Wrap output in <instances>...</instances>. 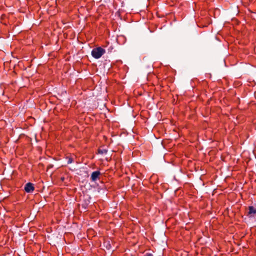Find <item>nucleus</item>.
Returning <instances> with one entry per match:
<instances>
[{"label":"nucleus","mask_w":256,"mask_h":256,"mask_svg":"<svg viewBox=\"0 0 256 256\" xmlns=\"http://www.w3.org/2000/svg\"><path fill=\"white\" fill-rule=\"evenodd\" d=\"M106 50L101 47L94 48L92 51V56L94 58H100L104 54Z\"/></svg>","instance_id":"f257e3e1"},{"label":"nucleus","mask_w":256,"mask_h":256,"mask_svg":"<svg viewBox=\"0 0 256 256\" xmlns=\"http://www.w3.org/2000/svg\"><path fill=\"white\" fill-rule=\"evenodd\" d=\"M100 174V171H95L92 172L90 176V179L92 182H96L99 179V176Z\"/></svg>","instance_id":"f03ea898"},{"label":"nucleus","mask_w":256,"mask_h":256,"mask_svg":"<svg viewBox=\"0 0 256 256\" xmlns=\"http://www.w3.org/2000/svg\"><path fill=\"white\" fill-rule=\"evenodd\" d=\"M34 190V188L32 184L30 182L27 183L24 186V190L26 192H32Z\"/></svg>","instance_id":"7ed1b4c3"},{"label":"nucleus","mask_w":256,"mask_h":256,"mask_svg":"<svg viewBox=\"0 0 256 256\" xmlns=\"http://www.w3.org/2000/svg\"><path fill=\"white\" fill-rule=\"evenodd\" d=\"M256 214V208L253 206H248V216L249 218L254 217V214Z\"/></svg>","instance_id":"20e7f679"},{"label":"nucleus","mask_w":256,"mask_h":256,"mask_svg":"<svg viewBox=\"0 0 256 256\" xmlns=\"http://www.w3.org/2000/svg\"><path fill=\"white\" fill-rule=\"evenodd\" d=\"M108 152V150L105 148H99L98 150V153L99 154H106Z\"/></svg>","instance_id":"39448f33"},{"label":"nucleus","mask_w":256,"mask_h":256,"mask_svg":"<svg viewBox=\"0 0 256 256\" xmlns=\"http://www.w3.org/2000/svg\"><path fill=\"white\" fill-rule=\"evenodd\" d=\"M66 158L68 160V164H70L74 162V158L71 156H66Z\"/></svg>","instance_id":"423d86ee"},{"label":"nucleus","mask_w":256,"mask_h":256,"mask_svg":"<svg viewBox=\"0 0 256 256\" xmlns=\"http://www.w3.org/2000/svg\"><path fill=\"white\" fill-rule=\"evenodd\" d=\"M144 256H153V255L152 254L150 253H146Z\"/></svg>","instance_id":"0eeeda50"}]
</instances>
